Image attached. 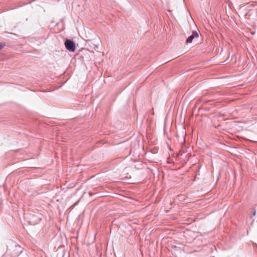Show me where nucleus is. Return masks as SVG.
<instances>
[{"label": "nucleus", "mask_w": 257, "mask_h": 257, "mask_svg": "<svg viewBox=\"0 0 257 257\" xmlns=\"http://www.w3.org/2000/svg\"><path fill=\"white\" fill-rule=\"evenodd\" d=\"M64 45L66 49L69 51L73 52L75 51V44L72 40L67 39L65 41Z\"/></svg>", "instance_id": "nucleus-1"}, {"label": "nucleus", "mask_w": 257, "mask_h": 257, "mask_svg": "<svg viewBox=\"0 0 257 257\" xmlns=\"http://www.w3.org/2000/svg\"><path fill=\"white\" fill-rule=\"evenodd\" d=\"M15 247L16 252L14 253L13 255V256H18L23 252V248L20 245L16 244H15Z\"/></svg>", "instance_id": "nucleus-2"}, {"label": "nucleus", "mask_w": 257, "mask_h": 257, "mask_svg": "<svg viewBox=\"0 0 257 257\" xmlns=\"http://www.w3.org/2000/svg\"><path fill=\"white\" fill-rule=\"evenodd\" d=\"M195 37H198V34L196 32H193L192 34L187 38L186 43L189 44L191 43L193 39Z\"/></svg>", "instance_id": "nucleus-3"}, {"label": "nucleus", "mask_w": 257, "mask_h": 257, "mask_svg": "<svg viewBox=\"0 0 257 257\" xmlns=\"http://www.w3.org/2000/svg\"><path fill=\"white\" fill-rule=\"evenodd\" d=\"M5 46V45L2 43H0V50Z\"/></svg>", "instance_id": "nucleus-4"}, {"label": "nucleus", "mask_w": 257, "mask_h": 257, "mask_svg": "<svg viewBox=\"0 0 257 257\" xmlns=\"http://www.w3.org/2000/svg\"><path fill=\"white\" fill-rule=\"evenodd\" d=\"M89 195L90 196H92L93 194L91 192H89Z\"/></svg>", "instance_id": "nucleus-5"}, {"label": "nucleus", "mask_w": 257, "mask_h": 257, "mask_svg": "<svg viewBox=\"0 0 257 257\" xmlns=\"http://www.w3.org/2000/svg\"><path fill=\"white\" fill-rule=\"evenodd\" d=\"M255 212H256V211H255V210H254V211H253V214H252L253 216H254V215H255Z\"/></svg>", "instance_id": "nucleus-6"}, {"label": "nucleus", "mask_w": 257, "mask_h": 257, "mask_svg": "<svg viewBox=\"0 0 257 257\" xmlns=\"http://www.w3.org/2000/svg\"><path fill=\"white\" fill-rule=\"evenodd\" d=\"M183 142L185 143V139L184 138Z\"/></svg>", "instance_id": "nucleus-7"}, {"label": "nucleus", "mask_w": 257, "mask_h": 257, "mask_svg": "<svg viewBox=\"0 0 257 257\" xmlns=\"http://www.w3.org/2000/svg\"><path fill=\"white\" fill-rule=\"evenodd\" d=\"M254 3L257 4V2H253Z\"/></svg>", "instance_id": "nucleus-8"}]
</instances>
